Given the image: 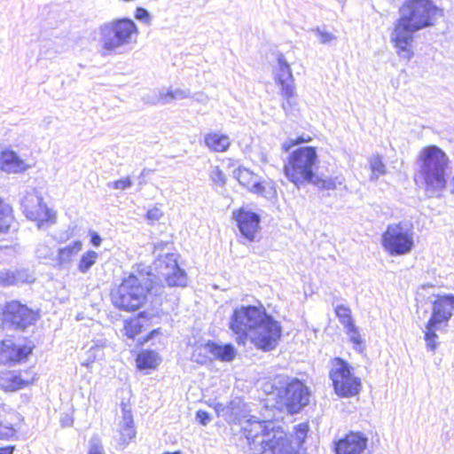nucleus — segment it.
<instances>
[{
	"instance_id": "obj_46",
	"label": "nucleus",
	"mask_w": 454,
	"mask_h": 454,
	"mask_svg": "<svg viewBox=\"0 0 454 454\" xmlns=\"http://www.w3.org/2000/svg\"><path fill=\"white\" fill-rule=\"evenodd\" d=\"M210 177L214 183L219 185H223L225 184V176L219 168H215L212 171Z\"/></svg>"
},
{
	"instance_id": "obj_42",
	"label": "nucleus",
	"mask_w": 454,
	"mask_h": 454,
	"mask_svg": "<svg viewBox=\"0 0 454 454\" xmlns=\"http://www.w3.org/2000/svg\"><path fill=\"white\" fill-rule=\"evenodd\" d=\"M88 454H105L101 441L98 436H93L90 439Z\"/></svg>"
},
{
	"instance_id": "obj_49",
	"label": "nucleus",
	"mask_w": 454,
	"mask_h": 454,
	"mask_svg": "<svg viewBox=\"0 0 454 454\" xmlns=\"http://www.w3.org/2000/svg\"><path fill=\"white\" fill-rule=\"evenodd\" d=\"M197 419L200 420V422L203 426H206L209 422V420H210L209 414L207 411H197Z\"/></svg>"
},
{
	"instance_id": "obj_52",
	"label": "nucleus",
	"mask_w": 454,
	"mask_h": 454,
	"mask_svg": "<svg viewBox=\"0 0 454 454\" xmlns=\"http://www.w3.org/2000/svg\"><path fill=\"white\" fill-rule=\"evenodd\" d=\"M168 245L167 243L160 242L154 245V253H156L159 249H161L163 246Z\"/></svg>"
},
{
	"instance_id": "obj_25",
	"label": "nucleus",
	"mask_w": 454,
	"mask_h": 454,
	"mask_svg": "<svg viewBox=\"0 0 454 454\" xmlns=\"http://www.w3.org/2000/svg\"><path fill=\"white\" fill-rule=\"evenodd\" d=\"M82 243L75 240L73 243L59 248L58 253V262L60 266L69 264L74 257L82 250Z\"/></svg>"
},
{
	"instance_id": "obj_21",
	"label": "nucleus",
	"mask_w": 454,
	"mask_h": 454,
	"mask_svg": "<svg viewBox=\"0 0 454 454\" xmlns=\"http://www.w3.org/2000/svg\"><path fill=\"white\" fill-rule=\"evenodd\" d=\"M191 97L192 93L189 89L169 88L168 90L161 89L158 94H154L153 97H144L143 100L151 105H156L159 103L167 105L174 100H181Z\"/></svg>"
},
{
	"instance_id": "obj_13",
	"label": "nucleus",
	"mask_w": 454,
	"mask_h": 454,
	"mask_svg": "<svg viewBox=\"0 0 454 454\" xmlns=\"http://www.w3.org/2000/svg\"><path fill=\"white\" fill-rule=\"evenodd\" d=\"M37 320V314L19 301L8 302L3 312L4 325L18 331H25Z\"/></svg>"
},
{
	"instance_id": "obj_37",
	"label": "nucleus",
	"mask_w": 454,
	"mask_h": 454,
	"mask_svg": "<svg viewBox=\"0 0 454 454\" xmlns=\"http://www.w3.org/2000/svg\"><path fill=\"white\" fill-rule=\"evenodd\" d=\"M311 32L316 35L322 44L328 43L336 39V36L333 33L326 31L325 28L317 27L311 29Z\"/></svg>"
},
{
	"instance_id": "obj_47",
	"label": "nucleus",
	"mask_w": 454,
	"mask_h": 454,
	"mask_svg": "<svg viewBox=\"0 0 454 454\" xmlns=\"http://www.w3.org/2000/svg\"><path fill=\"white\" fill-rule=\"evenodd\" d=\"M135 18L138 20L144 21L146 24L150 22V14L148 11L142 7L137 8Z\"/></svg>"
},
{
	"instance_id": "obj_56",
	"label": "nucleus",
	"mask_w": 454,
	"mask_h": 454,
	"mask_svg": "<svg viewBox=\"0 0 454 454\" xmlns=\"http://www.w3.org/2000/svg\"><path fill=\"white\" fill-rule=\"evenodd\" d=\"M159 333V329L157 330H153V332H151L150 333V338H152L155 333Z\"/></svg>"
},
{
	"instance_id": "obj_31",
	"label": "nucleus",
	"mask_w": 454,
	"mask_h": 454,
	"mask_svg": "<svg viewBox=\"0 0 454 454\" xmlns=\"http://www.w3.org/2000/svg\"><path fill=\"white\" fill-rule=\"evenodd\" d=\"M98 254L95 251H88L83 254L78 262V270L86 273L97 262Z\"/></svg>"
},
{
	"instance_id": "obj_5",
	"label": "nucleus",
	"mask_w": 454,
	"mask_h": 454,
	"mask_svg": "<svg viewBox=\"0 0 454 454\" xmlns=\"http://www.w3.org/2000/svg\"><path fill=\"white\" fill-rule=\"evenodd\" d=\"M315 147L302 146L294 150L284 166V174L296 187L312 181L317 164Z\"/></svg>"
},
{
	"instance_id": "obj_28",
	"label": "nucleus",
	"mask_w": 454,
	"mask_h": 454,
	"mask_svg": "<svg viewBox=\"0 0 454 454\" xmlns=\"http://www.w3.org/2000/svg\"><path fill=\"white\" fill-rule=\"evenodd\" d=\"M162 275L169 286H185L187 284V277L184 270L175 268L170 271H162Z\"/></svg>"
},
{
	"instance_id": "obj_9",
	"label": "nucleus",
	"mask_w": 454,
	"mask_h": 454,
	"mask_svg": "<svg viewBox=\"0 0 454 454\" xmlns=\"http://www.w3.org/2000/svg\"><path fill=\"white\" fill-rule=\"evenodd\" d=\"M309 388L299 380L293 379L278 389V404L288 413H298L309 402Z\"/></svg>"
},
{
	"instance_id": "obj_27",
	"label": "nucleus",
	"mask_w": 454,
	"mask_h": 454,
	"mask_svg": "<svg viewBox=\"0 0 454 454\" xmlns=\"http://www.w3.org/2000/svg\"><path fill=\"white\" fill-rule=\"evenodd\" d=\"M160 362L158 353L153 350H143L137 357V367L143 369H153Z\"/></svg>"
},
{
	"instance_id": "obj_19",
	"label": "nucleus",
	"mask_w": 454,
	"mask_h": 454,
	"mask_svg": "<svg viewBox=\"0 0 454 454\" xmlns=\"http://www.w3.org/2000/svg\"><path fill=\"white\" fill-rule=\"evenodd\" d=\"M233 217L238 223L241 234L248 240L254 241L255 234L259 229V215L254 212L240 208L237 212H233Z\"/></svg>"
},
{
	"instance_id": "obj_22",
	"label": "nucleus",
	"mask_w": 454,
	"mask_h": 454,
	"mask_svg": "<svg viewBox=\"0 0 454 454\" xmlns=\"http://www.w3.org/2000/svg\"><path fill=\"white\" fill-rule=\"evenodd\" d=\"M121 412L122 417L119 422V432L121 434V441L126 443L136 436V429L129 406L121 403Z\"/></svg>"
},
{
	"instance_id": "obj_16",
	"label": "nucleus",
	"mask_w": 454,
	"mask_h": 454,
	"mask_svg": "<svg viewBox=\"0 0 454 454\" xmlns=\"http://www.w3.org/2000/svg\"><path fill=\"white\" fill-rule=\"evenodd\" d=\"M368 438L360 432H350L335 443L336 454H372L368 450Z\"/></svg>"
},
{
	"instance_id": "obj_41",
	"label": "nucleus",
	"mask_w": 454,
	"mask_h": 454,
	"mask_svg": "<svg viewBox=\"0 0 454 454\" xmlns=\"http://www.w3.org/2000/svg\"><path fill=\"white\" fill-rule=\"evenodd\" d=\"M341 184L342 180H340L339 177L322 179L317 182V185L325 190H335L337 188V184Z\"/></svg>"
},
{
	"instance_id": "obj_14",
	"label": "nucleus",
	"mask_w": 454,
	"mask_h": 454,
	"mask_svg": "<svg viewBox=\"0 0 454 454\" xmlns=\"http://www.w3.org/2000/svg\"><path fill=\"white\" fill-rule=\"evenodd\" d=\"M234 176L239 183L251 192L265 198L273 196L276 192L270 183L262 182L261 176L246 168H239L234 171Z\"/></svg>"
},
{
	"instance_id": "obj_10",
	"label": "nucleus",
	"mask_w": 454,
	"mask_h": 454,
	"mask_svg": "<svg viewBox=\"0 0 454 454\" xmlns=\"http://www.w3.org/2000/svg\"><path fill=\"white\" fill-rule=\"evenodd\" d=\"M281 333L280 323L266 313L265 318L251 331L247 339L256 348L268 352L276 348Z\"/></svg>"
},
{
	"instance_id": "obj_50",
	"label": "nucleus",
	"mask_w": 454,
	"mask_h": 454,
	"mask_svg": "<svg viewBox=\"0 0 454 454\" xmlns=\"http://www.w3.org/2000/svg\"><path fill=\"white\" fill-rule=\"evenodd\" d=\"M101 238L100 236L97 233V232H92L91 233V243L94 247H99L100 244H101Z\"/></svg>"
},
{
	"instance_id": "obj_45",
	"label": "nucleus",
	"mask_w": 454,
	"mask_h": 454,
	"mask_svg": "<svg viewBox=\"0 0 454 454\" xmlns=\"http://www.w3.org/2000/svg\"><path fill=\"white\" fill-rule=\"evenodd\" d=\"M35 253L39 258H49L53 254L52 249L46 244H39Z\"/></svg>"
},
{
	"instance_id": "obj_54",
	"label": "nucleus",
	"mask_w": 454,
	"mask_h": 454,
	"mask_svg": "<svg viewBox=\"0 0 454 454\" xmlns=\"http://www.w3.org/2000/svg\"><path fill=\"white\" fill-rule=\"evenodd\" d=\"M43 122H45L47 125H49V124L51 122V117L45 118V119L43 120Z\"/></svg>"
},
{
	"instance_id": "obj_48",
	"label": "nucleus",
	"mask_w": 454,
	"mask_h": 454,
	"mask_svg": "<svg viewBox=\"0 0 454 454\" xmlns=\"http://www.w3.org/2000/svg\"><path fill=\"white\" fill-rule=\"evenodd\" d=\"M163 215L161 210L158 207H153L149 209L146 214V217L148 220L158 221Z\"/></svg>"
},
{
	"instance_id": "obj_24",
	"label": "nucleus",
	"mask_w": 454,
	"mask_h": 454,
	"mask_svg": "<svg viewBox=\"0 0 454 454\" xmlns=\"http://www.w3.org/2000/svg\"><path fill=\"white\" fill-rule=\"evenodd\" d=\"M204 348L215 359L223 362H231L236 356V350L231 344L219 345L215 342L208 341Z\"/></svg>"
},
{
	"instance_id": "obj_51",
	"label": "nucleus",
	"mask_w": 454,
	"mask_h": 454,
	"mask_svg": "<svg viewBox=\"0 0 454 454\" xmlns=\"http://www.w3.org/2000/svg\"><path fill=\"white\" fill-rule=\"evenodd\" d=\"M13 450H14V446L0 448V454H12Z\"/></svg>"
},
{
	"instance_id": "obj_57",
	"label": "nucleus",
	"mask_w": 454,
	"mask_h": 454,
	"mask_svg": "<svg viewBox=\"0 0 454 454\" xmlns=\"http://www.w3.org/2000/svg\"><path fill=\"white\" fill-rule=\"evenodd\" d=\"M162 454H182V452L177 450V451H174V452H164Z\"/></svg>"
},
{
	"instance_id": "obj_17",
	"label": "nucleus",
	"mask_w": 454,
	"mask_h": 454,
	"mask_svg": "<svg viewBox=\"0 0 454 454\" xmlns=\"http://www.w3.org/2000/svg\"><path fill=\"white\" fill-rule=\"evenodd\" d=\"M36 373L33 370L8 371L0 378V386L4 391H17L35 380Z\"/></svg>"
},
{
	"instance_id": "obj_2",
	"label": "nucleus",
	"mask_w": 454,
	"mask_h": 454,
	"mask_svg": "<svg viewBox=\"0 0 454 454\" xmlns=\"http://www.w3.org/2000/svg\"><path fill=\"white\" fill-rule=\"evenodd\" d=\"M417 165V176L423 182L426 194L440 198L447 186L450 165L446 153L436 145H427L419 152Z\"/></svg>"
},
{
	"instance_id": "obj_44",
	"label": "nucleus",
	"mask_w": 454,
	"mask_h": 454,
	"mask_svg": "<svg viewBox=\"0 0 454 454\" xmlns=\"http://www.w3.org/2000/svg\"><path fill=\"white\" fill-rule=\"evenodd\" d=\"M132 185V181L129 177L116 180L108 184V186L116 190H126Z\"/></svg>"
},
{
	"instance_id": "obj_40",
	"label": "nucleus",
	"mask_w": 454,
	"mask_h": 454,
	"mask_svg": "<svg viewBox=\"0 0 454 454\" xmlns=\"http://www.w3.org/2000/svg\"><path fill=\"white\" fill-rule=\"evenodd\" d=\"M309 430V427L307 424L301 423L294 427V437L297 444H301L306 436Z\"/></svg>"
},
{
	"instance_id": "obj_38",
	"label": "nucleus",
	"mask_w": 454,
	"mask_h": 454,
	"mask_svg": "<svg viewBox=\"0 0 454 454\" xmlns=\"http://www.w3.org/2000/svg\"><path fill=\"white\" fill-rule=\"evenodd\" d=\"M345 328H346L347 334L349 336L350 341L353 342L356 346L361 345L363 342V340L360 336L358 328L355 325V324L353 323Z\"/></svg>"
},
{
	"instance_id": "obj_34",
	"label": "nucleus",
	"mask_w": 454,
	"mask_h": 454,
	"mask_svg": "<svg viewBox=\"0 0 454 454\" xmlns=\"http://www.w3.org/2000/svg\"><path fill=\"white\" fill-rule=\"evenodd\" d=\"M335 312L340 319V322L344 325V327L353 324L352 317L350 315L351 312L348 307L344 305H339L336 307Z\"/></svg>"
},
{
	"instance_id": "obj_23",
	"label": "nucleus",
	"mask_w": 454,
	"mask_h": 454,
	"mask_svg": "<svg viewBox=\"0 0 454 454\" xmlns=\"http://www.w3.org/2000/svg\"><path fill=\"white\" fill-rule=\"evenodd\" d=\"M28 166L13 151H4L0 155V168L7 173H19Z\"/></svg>"
},
{
	"instance_id": "obj_30",
	"label": "nucleus",
	"mask_w": 454,
	"mask_h": 454,
	"mask_svg": "<svg viewBox=\"0 0 454 454\" xmlns=\"http://www.w3.org/2000/svg\"><path fill=\"white\" fill-rule=\"evenodd\" d=\"M12 222V208L0 199V233L7 231Z\"/></svg>"
},
{
	"instance_id": "obj_12",
	"label": "nucleus",
	"mask_w": 454,
	"mask_h": 454,
	"mask_svg": "<svg viewBox=\"0 0 454 454\" xmlns=\"http://www.w3.org/2000/svg\"><path fill=\"white\" fill-rule=\"evenodd\" d=\"M274 79L281 88V94L285 98L283 109L287 114L295 104V87L291 67L282 53L278 54V65L273 70Z\"/></svg>"
},
{
	"instance_id": "obj_39",
	"label": "nucleus",
	"mask_w": 454,
	"mask_h": 454,
	"mask_svg": "<svg viewBox=\"0 0 454 454\" xmlns=\"http://www.w3.org/2000/svg\"><path fill=\"white\" fill-rule=\"evenodd\" d=\"M159 262L160 268L162 267L161 263H165V271H170L175 268H178L176 254H175L167 253L164 259L162 261L159 260Z\"/></svg>"
},
{
	"instance_id": "obj_55",
	"label": "nucleus",
	"mask_w": 454,
	"mask_h": 454,
	"mask_svg": "<svg viewBox=\"0 0 454 454\" xmlns=\"http://www.w3.org/2000/svg\"><path fill=\"white\" fill-rule=\"evenodd\" d=\"M450 184H451V185H452V189H451L450 192H451L452 194H454V176H453V178H452V179H451V181H450Z\"/></svg>"
},
{
	"instance_id": "obj_6",
	"label": "nucleus",
	"mask_w": 454,
	"mask_h": 454,
	"mask_svg": "<svg viewBox=\"0 0 454 454\" xmlns=\"http://www.w3.org/2000/svg\"><path fill=\"white\" fill-rule=\"evenodd\" d=\"M413 226L408 222L389 224L382 234V246L391 255L409 254L414 247Z\"/></svg>"
},
{
	"instance_id": "obj_33",
	"label": "nucleus",
	"mask_w": 454,
	"mask_h": 454,
	"mask_svg": "<svg viewBox=\"0 0 454 454\" xmlns=\"http://www.w3.org/2000/svg\"><path fill=\"white\" fill-rule=\"evenodd\" d=\"M106 342L103 340H100L99 343L93 345L89 350H88V364L93 363L96 360H101L105 356L104 353V348H105Z\"/></svg>"
},
{
	"instance_id": "obj_18",
	"label": "nucleus",
	"mask_w": 454,
	"mask_h": 454,
	"mask_svg": "<svg viewBox=\"0 0 454 454\" xmlns=\"http://www.w3.org/2000/svg\"><path fill=\"white\" fill-rule=\"evenodd\" d=\"M32 352V347L15 344L12 340L0 341V364H12L26 359Z\"/></svg>"
},
{
	"instance_id": "obj_26",
	"label": "nucleus",
	"mask_w": 454,
	"mask_h": 454,
	"mask_svg": "<svg viewBox=\"0 0 454 454\" xmlns=\"http://www.w3.org/2000/svg\"><path fill=\"white\" fill-rule=\"evenodd\" d=\"M206 145L215 152H224L226 151L231 143L230 139L225 135H219L217 133L208 134L205 137Z\"/></svg>"
},
{
	"instance_id": "obj_11",
	"label": "nucleus",
	"mask_w": 454,
	"mask_h": 454,
	"mask_svg": "<svg viewBox=\"0 0 454 454\" xmlns=\"http://www.w3.org/2000/svg\"><path fill=\"white\" fill-rule=\"evenodd\" d=\"M242 430L247 441L250 450L254 454L263 451V445L267 443L278 430L273 421H260L254 418L245 420L242 424Z\"/></svg>"
},
{
	"instance_id": "obj_7",
	"label": "nucleus",
	"mask_w": 454,
	"mask_h": 454,
	"mask_svg": "<svg viewBox=\"0 0 454 454\" xmlns=\"http://www.w3.org/2000/svg\"><path fill=\"white\" fill-rule=\"evenodd\" d=\"M266 310L262 306H240L230 319L229 326L236 335L239 344H245L251 331L265 318Z\"/></svg>"
},
{
	"instance_id": "obj_43",
	"label": "nucleus",
	"mask_w": 454,
	"mask_h": 454,
	"mask_svg": "<svg viewBox=\"0 0 454 454\" xmlns=\"http://www.w3.org/2000/svg\"><path fill=\"white\" fill-rule=\"evenodd\" d=\"M310 140V137L308 136L307 137L301 136L297 139H290L282 144V149L285 152H288L293 146L308 142Z\"/></svg>"
},
{
	"instance_id": "obj_35",
	"label": "nucleus",
	"mask_w": 454,
	"mask_h": 454,
	"mask_svg": "<svg viewBox=\"0 0 454 454\" xmlns=\"http://www.w3.org/2000/svg\"><path fill=\"white\" fill-rule=\"evenodd\" d=\"M370 166L372 171V178H378L380 175H383L386 172V166L379 155L373 156L370 160Z\"/></svg>"
},
{
	"instance_id": "obj_53",
	"label": "nucleus",
	"mask_w": 454,
	"mask_h": 454,
	"mask_svg": "<svg viewBox=\"0 0 454 454\" xmlns=\"http://www.w3.org/2000/svg\"><path fill=\"white\" fill-rule=\"evenodd\" d=\"M199 97L197 98L198 101H203L205 99V97L202 94H199Z\"/></svg>"
},
{
	"instance_id": "obj_4",
	"label": "nucleus",
	"mask_w": 454,
	"mask_h": 454,
	"mask_svg": "<svg viewBox=\"0 0 454 454\" xmlns=\"http://www.w3.org/2000/svg\"><path fill=\"white\" fill-rule=\"evenodd\" d=\"M98 33L103 50L122 54L136 42L138 28L133 20L123 18L102 24Z\"/></svg>"
},
{
	"instance_id": "obj_29",
	"label": "nucleus",
	"mask_w": 454,
	"mask_h": 454,
	"mask_svg": "<svg viewBox=\"0 0 454 454\" xmlns=\"http://www.w3.org/2000/svg\"><path fill=\"white\" fill-rule=\"evenodd\" d=\"M441 326L433 325H430V323H427L426 330H425V341L427 344V349L434 353L435 349L438 347V335L436 334V331L440 330Z\"/></svg>"
},
{
	"instance_id": "obj_15",
	"label": "nucleus",
	"mask_w": 454,
	"mask_h": 454,
	"mask_svg": "<svg viewBox=\"0 0 454 454\" xmlns=\"http://www.w3.org/2000/svg\"><path fill=\"white\" fill-rule=\"evenodd\" d=\"M454 310V294L436 295L432 304V314L427 321L430 325H448Z\"/></svg>"
},
{
	"instance_id": "obj_20",
	"label": "nucleus",
	"mask_w": 454,
	"mask_h": 454,
	"mask_svg": "<svg viewBox=\"0 0 454 454\" xmlns=\"http://www.w3.org/2000/svg\"><path fill=\"white\" fill-rule=\"evenodd\" d=\"M263 451L259 454H294L291 442L279 427L275 434L263 445Z\"/></svg>"
},
{
	"instance_id": "obj_3",
	"label": "nucleus",
	"mask_w": 454,
	"mask_h": 454,
	"mask_svg": "<svg viewBox=\"0 0 454 454\" xmlns=\"http://www.w3.org/2000/svg\"><path fill=\"white\" fill-rule=\"evenodd\" d=\"M159 288L153 284L150 275L131 273L112 291V302L120 309L135 311L145 303L149 294H156Z\"/></svg>"
},
{
	"instance_id": "obj_8",
	"label": "nucleus",
	"mask_w": 454,
	"mask_h": 454,
	"mask_svg": "<svg viewBox=\"0 0 454 454\" xmlns=\"http://www.w3.org/2000/svg\"><path fill=\"white\" fill-rule=\"evenodd\" d=\"M352 370L344 359L336 357L333 360L330 378L334 392L340 397L355 396L361 390V380L354 375Z\"/></svg>"
},
{
	"instance_id": "obj_36",
	"label": "nucleus",
	"mask_w": 454,
	"mask_h": 454,
	"mask_svg": "<svg viewBox=\"0 0 454 454\" xmlns=\"http://www.w3.org/2000/svg\"><path fill=\"white\" fill-rule=\"evenodd\" d=\"M125 334L133 339L137 334H138L142 330V325L138 319H132L130 321H127L124 326Z\"/></svg>"
},
{
	"instance_id": "obj_1",
	"label": "nucleus",
	"mask_w": 454,
	"mask_h": 454,
	"mask_svg": "<svg viewBox=\"0 0 454 454\" xmlns=\"http://www.w3.org/2000/svg\"><path fill=\"white\" fill-rule=\"evenodd\" d=\"M390 41L400 58L407 60L413 57L411 49L414 35L418 31L434 27L443 12L433 0H405L398 11Z\"/></svg>"
},
{
	"instance_id": "obj_32",
	"label": "nucleus",
	"mask_w": 454,
	"mask_h": 454,
	"mask_svg": "<svg viewBox=\"0 0 454 454\" xmlns=\"http://www.w3.org/2000/svg\"><path fill=\"white\" fill-rule=\"evenodd\" d=\"M22 280L20 271L3 270L0 271V285L12 286Z\"/></svg>"
}]
</instances>
